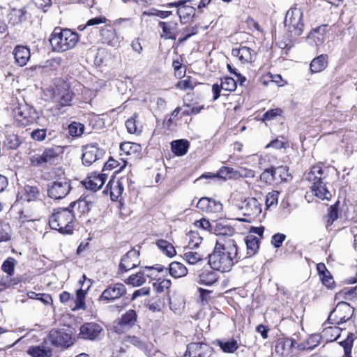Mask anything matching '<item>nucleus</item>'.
Here are the masks:
<instances>
[{
    "label": "nucleus",
    "mask_w": 357,
    "mask_h": 357,
    "mask_svg": "<svg viewBox=\"0 0 357 357\" xmlns=\"http://www.w3.org/2000/svg\"><path fill=\"white\" fill-rule=\"evenodd\" d=\"M327 25H321L312 29L308 34L307 40L309 44L319 46L325 40Z\"/></svg>",
    "instance_id": "nucleus-23"
},
{
    "label": "nucleus",
    "mask_w": 357,
    "mask_h": 357,
    "mask_svg": "<svg viewBox=\"0 0 357 357\" xmlns=\"http://www.w3.org/2000/svg\"><path fill=\"white\" fill-rule=\"evenodd\" d=\"M15 63L20 66H24L31 57L30 49L27 46L17 45L13 50Z\"/></svg>",
    "instance_id": "nucleus-25"
},
{
    "label": "nucleus",
    "mask_w": 357,
    "mask_h": 357,
    "mask_svg": "<svg viewBox=\"0 0 357 357\" xmlns=\"http://www.w3.org/2000/svg\"><path fill=\"white\" fill-rule=\"evenodd\" d=\"M10 228L8 223L0 222V242L7 241L10 238Z\"/></svg>",
    "instance_id": "nucleus-57"
},
{
    "label": "nucleus",
    "mask_w": 357,
    "mask_h": 357,
    "mask_svg": "<svg viewBox=\"0 0 357 357\" xmlns=\"http://www.w3.org/2000/svg\"><path fill=\"white\" fill-rule=\"evenodd\" d=\"M354 314V308L347 302L340 301L328 316V321L340 325L349 320Z\"/></svg>",
    "instance_id": "nucleus-11"
},
{
    "label": "nucleus",
    "mask_w": 357,
    "mask_h": 357,
    "mask_svg": "<svg viewBox=\"0 0 357 357\" xmlns=\"http://www.w3.org/2000/svg\"><path fill=\"white\" fill-rule=\"evenodd\" d=\"M236 174L237 172L232 167L223 166L218 171L217 177L226 180L235 177Z\"/></svg>",
    "instance_id": "nucleus-47"
},
{
    "label": "nucleus",
    "mask_w": 357,
    "mask_h": 357,
    "mask_svg": "<svg viewBox=\"0 0 357 357\" xmlns=\"http://www.w3.org/2000/svg\"><path fill=\"white\" fill-rule=\"evenodd\" d=\"M212 348L202 342H191L187 345L183 357H209Z\"/></svg>",
    "instance_id": "nucleus-17"
},
{
    "label": "nucleus",
    "mask_w": 357,
    "mask_h": 357,
    "mask_svg": "<svg viewBox=\"0 0 357 357\" xmlns=\"http://www.w3.org/2000/svg\"><path fill=\"white\" fill-rule=\"evenodd\" d=\"M222 89L227 91H234L236 89V81L230 77H225L221 79L220 84Z\"/></svg>",
    "instance_id": "nucleus-50"
},
{
    "label": "nucleus",
    "mask_w": 357,
    "mask_h": 357,
    "mask_svg": "<svg viewBox=\"0 0 357 357\" xmlns=\"http://www.w3.org/2000/svg\"><path fill=\"white\" fill-rule=\"evenodd\" d=\"M46 136H47V130L45 128L34 129L31 132V137L35 141H38V142L43 141L45 139Z\"/></svg>",
    "instance_id": "nucleus-64"
},
{
    "label": "nucleus",
    "mask_w": 357,
    "mask_h": 357,
    "mask_svg": "<svg viewBox=\"0 0 357 357\" xmlns=\"http://www.w3.org/2000/svg\"><path fill=\"white\" fill-rule=\"evenodd\" d=\"M231 54L238 57L242 63H245L252 62L253 54H255V52L251 48L240 45L239 47L232 49Z\"/></svg>",
    "instance_id": "nucleus-26"
},
{
    "label": "nucleus",
    "mask_w": 357,
    "mask_h": 357,
    "mask_svg": "<svg viewBox=\"0 0 357 357\" xmlns=\"http://www.w3.org/2000/svg\"><path fill=\"white\" fill-rule=\"evenodd\" d=\"M218 280V275L213 271L204 270L198 275L197 282L200 284L211 286Z\"/></svg>",
    "instance_id": "nucleus-30"
},
{
    "label": "nucleus",
    "mask_w": 357,
    "mask_h": 357,
    "mask_svg": "<svg viewBox=\"0 0 357 357\" xmlns=\"http://www.w3.org/2000/svg\"><path fill=\"white\" fill-rule=\"evenodd\" d=\"M328 56L322 54L314 59L310 63V68L312 73H319L324 70L328 66Z\"/></svg>",
    "instance_id": "nucleus-29"
},
{
    "label": "nucleus",
    "mask_w": 357,
    "mask_h": 357,
    "mask_svg": "<svg viewBox=\"0 0 357 357\" xmlns=\"http://www.w3.org/2000/svg\"><path fill=\"white\" fill-rule=\"evenodd\" d=\"M107 178V174L105 173L97 174L93 173L91 175L82 181V184L87 190L97 191L104 185Z\"/></svg>",
    "instance_id": "nucleus-20"
},
{
    "label": "nucleus",
    "mask_w": 357,
    "mask_h": 357,
    "mask_svg": "<svg viewBox=\"0 0 357 357\" xmlns=\"http://www.w3.org/2000/svg\"><path fill=\"white\" fill-rule=\"evenodd\" d=\"M126 291V287L123 283H112L102 292L98 298V301L103 303L108 304L125 296Z\"/></svg>",
    "instance_id": "nucleus-12"
},
{
    "label": "nucleus",
    "mask_w": 357,
    "mask_h": 357,
    "mask_svg": "<svg viewBox=\"0 0 357 357\" xmlns=\"http://www.w3.org/2000/svg\"><path fill=\"white\" fill-rule=\"evenodd\" d=\"M184 258L190 264H195L203 259V255L197 252H186L184 254Z\"/></svg>",
    "instance_id": "nucleus-56"
},
{
    "label": "nucleus",
    "mask_w": 357,
    "mask_h": 357,
    "mask_svg": "<svg viewBox=\"0 0 357 357\" xmlns=\"http://www.w3.org/2000/svg\"><path fill=\"white\" fill-rule=\"evenodd\" d=\"M208 264L214 271H229L235 263L245 258L234 239L227 238L216 241L213 253L208 255Z\"/></svg>",
    "instance_id": "nucleus-1"
},
{
    "label": "nucleus",
    "mask_w": 357,
    "mask_h": 357,
    "mask_svg": "<svg viewBox=\"0 0 357 357\" xmlns=\"http://www.w3.org/2000/svg\"><path fill=\"white\" fill-rule=\"evenodd\" d=\"M196 206L204 213H219L223 208V206L220 201L206 197L200 198Z\"/></svg>",
    "instance_id": "nucleus-19"
},
{
    "label": "nucleus",
    "mask_w": 357,
    "mask_h": 357,
    "mask_svg": "<svg viewBox=\"0 0 357 357\" xmlns=\"http://www.w3.org/2000/svg\"><path fill=\"white\" fill-rule=\"evenodd\" d=\"M212 233L220 236L231 237L235 233L234 229L225 220H213Z\"/></svg>",
    "instance_id": "nucleus-24"
},
{
    "label": "nucleus",
    "mask_w": 357,
    "mask_h": 357,
    "mask_svg": "<svg viewBox=\"0 0 357 357\" xmlns=\"http://www.w3.org/2000/svg\"><path fill=\"white\" fill-rule=\"evenodd\" d=\"M244 241L247 248V255L248 257L254 256L259 248V238L255 235L249 234Z\"/></svg>",
    "instance_id": "nucleus-33"
},
{
    "label": "nucleus",
    "mask_w": 357,
    "mask_h": 357,
    "mask_svg": "<svg viewBox=\"0 0 357 357\" xmlns=\"http://www.w3.org/2000/svg\"><path fill=\"white\" fill-rule=\"evenodd\" d=\"M20 143L18 136L15 134L8 135L3 142L5 146L10 149H17Z\"/></svg>",
    "instance_id": "nucleus-49"
},
{
    "label": "nucleus",
    "mask_w": 357,
    "mask_h": 357,
    "mask_svg": "<svg viewBox=\"0 0 357 357\" xmlns=\"http://www.w3.org/2000/svg\"><path fill=\"white\" fill-rule=\"evenodd\" d=\"M137 117V114H134L131 118L128 119L126 121V126L129 133H138L141 132V130L138 128V123L137 122L136 118Z\"/></svg>",
    "instance_id": "nucleus-52"
},
{
    "label": "nucleus",
    "mask_w": 357,
    "mask_h": 357,
    "mask_svg": "<svg viewBox=\"0 0 357 357\" xmlns=\"http://www.w3.org/2000/svg\"><path fill=\"white\" fill-rule=\"evenodd\" d=\"M159 26L162 29L163 34L161 37L167 39L176 40L178 33V23L170 22H159Z\"/></svg>",
    "instance_id": "nucleus-27"
},
{
    "label": "nucleus",
    "mask_w": 357,
    "mask_h": 357,
    "mask_svg": "<svg viewBox=\"0 0 357 357\" xmlns=\"http://www.w3.org/2000/svg\"><path fill=\"white\" fill-rule=\"evenodd\" d=\"M54 97L61 106H66L70 105L72 100L73 93L68 89L59 91V89H57L56 91L54 93Z\"/></svg>",
    "instance_id": "nucleus-36"
},
{
    "label": "nucleus",
    "mask_w": 357,
    "mask_h": 357,
    "mask_svg": "<svg viewBox=\"0 0 357 357\" xmlns=\"http://www.w3.org/2000/svg\"><path fill=\"white\" fill-rule=\"evenodd\" d=\"M141 271H144L145 272V278H149L152 280H156L157 275L155 274V271L157 273L165 272L167 273V268H165L164 266L161 264H155L151 266H144L142 268Z\"/></svg>",
    "instance_id": "nucleus-39"
},
{
    "label": "nucleus",
    "mask_w": 357,
    "mask_h": 357,
    "mask_svg": "<svg viewBox=\"0 0 357 357\" xmlns=\"http://www.w3.org/2000/svg\"><path fill=\"white\" fill-rule=\"evenodd\" d=\"M125 341L126 342H129V343L132 344L133 346L137 347L138 349H139L141 350H144L146 348V344L145 342H144L143 340H140L139 337L135 336V335L126 336L125 338Z\"/></svg>",
    "instance_id": "nucleus-58"
},
{
    "label": "nucleus",
    "mask_w": 357,
    "mask_h": 357,
    "mask_svg": "<svg viewBox=\"0 0 357 357\" xmlns=\"http://www.w3.org/2000/svg\"><path fill=\"white\" fill-rule=\"evenodd\" d=\"M27 295L29 298L40 300L46 305L52 302V298L50 294H37L34 291H29Z\"/></svg>",
    "instance_id": "nucleus-54"
},
{
    "label": "nucleus",
    "mask_w": 357,
    "mask_h": 357,
    "mask_svg": "<svg viewBox=\"0 0 357 357\" xmlns=\"http://www.w3.org/2000/svg\"><path fill=\"white\" fill-rule=\"evenodd\" d=\"M103 329L102 326L94 322H88L81 326L79 335L81 338L96 340L100 338Z\"/></svg>",
    "instance_id": "nucleus-18"
},
{
    "label": "nucleus",
    "mask_w": 357,
    "mask_h": 357,
    "mask_svg": "<svg viewBox=\"0 0 357 357\" xmlns=\"http://www.w3.org/2000/svg\"><path fill=\"white\" fill-rule=\"evenodd\" d=\"M139 265V250L135 248L131 249L121 257L119 264L118 274L122 275Z\"/></svg>",
    "instance_id": "nucleus-14"
},
{
    "label": "nucleus",
    "mask_w": 357,
    "mask_h": 357,
    "mask_svg": "<svg viewBox=\"0 0 357 357\" xmlns=\"http://www.w3.org/2000/svg\"><path fill=\"white\" fill-rule=\"evenodd\" d=\"M113 184L111 183V181L108 183L107 187L110 186V197L112 200L116 201L119 197L122 195L124 188L123 185L119 181L116 182L114 186H112Z\"/></svg>",
    "instance_id": "nucleus-45"
},
{
    "label": "nucleus",
    "mask_w": 357,
    "mask_h": 357,
    "mask_svg": "<svg viewBox=\"0 0 357 357\" xmlns=\"http://www.w3.org/2000/svg\"><path fill=\"white\" fill-rule=\"evenodd\" d=\"M282 110L280 108H275L268 110L263 115L264 121H271L275 119L277 116H281Z\"/></svg>",
    "instance_id": "nucleus-63"
},
{
    "label": "nucleus",
    "mask_w": 357,
    "mask_h": 357,
    "mask_svg": "<svg viewBox=\"0 0 357 357\" xmlns=\"http://www.w3.org/2000/svg\"><path fill=\"white\" fill-rule=\"evenodd\" d=\"M326 169L320 166H313L307 175V180L311 183L314 195L321 199H330L332 195L326 186Z\"/></svg>",
    "instance_id": "nucleus-4"
},
{
    "label": "nucleus",
    "mask_w": 357,
    "mask_h": 357,
    "mask_svg": "<svg viewBox=\"0 0 357 357\" xmlns=\"http://www.w3.org/2000/svg\"><path fill=\"white\" fill-rule=\"evenodd\" d=\"M15 260L9 257L5 260L1 266V269L3 272L6 273L8 275H13L15 270Z\"/></svg>",
    "instance_id": "nucleus-59"
},
{
    "label": "nucleus",
    "mask_w": 357,
    "mask_h": 357,
    "mask_svg": "<svg viewBox=\"0 0 357 357\" xmlns=\"http://www.w3.org/2000/svg\"><path fill=\"white\" fill-rule=\"evenodd\" d=\"M63 153V147L55 146L45 149L43 153L31 159V163L34 166H43L47 163L52 164L55 158Z\"/></svg>",
    "instance_id": "nucleus-16"
},
{
    "label": "nucleus",
    "mask_w": 357,
    "mask_h": 357,
    "mask_svg": "<svg viewBox=\"0 0 357 357\" xmlns=\"http://www.w3.org/2000/svg\"><path fill=\"white\" fill-rule=\"evenodd\" d=\"M156 245L169 257H174L176 253L174 247L166 240H158L156 242Z\"/></svg>",
    "instance_id": "nucleus-40"
},
{
    "label": "nucleus",
    "mask_w": 357,
    "mask_h": 357,
    "mask_svg": "<svg viewBox=\"0 0 357 357\" xmlns=\"http://www.w3.org/2000/svg\"><path fill=\"white\" fill-rule=\"evenodd\" d=\"M323 335L328 342L335 341L340 336V328L336 326L325 328Z\"/></svg>",
    "instance_id": "nucleus-43"
},
{
    "label": "nucleus",
    "mask_w": 357,
    "mask_h": 357,
    "mask_svg": "<svg viewBox=\"0 0 357 357\" xmlns=\"http://www.w3.org/2000/svg\"><path fill=\"white\" fill-rule=\"evenodd\" d=\"M198 32V26L197 25L195 26H189L183 28L182 35L183 37L178 38L179 43H183L189 39L191 36H195Z\"/></svg>",
    "instance_id": "nucleus-48"
},
{
    "label": "nucleus",
    "mask_w": 357,
    "mask_h": 357,
    "mask_svg": "<svg viewBox=\"0 0 357 357\" xmlns=\"http://www.w3.org/2000/svg\"><path fill=\"white\" fill-rule=\"evenodd\" d=\"M218 345L225 353H234L238 349V343L234 339L227 341H218Z\"/></svg>",
    "instance_id": "nucleus-42"
},
{
    "label": "nucleus",
    "mask_w": 357,
    "mask_h": 357,
    "mask_svg": "<svg viewBox=\"0 0 357 357\" xmlns=\"http://www.w3.org/2000/svg\"><path fill=\"white\" fill-rule=\"evenodd\" d=\"M13 115L15 121L22 127L32 124L38 118V113L34 107L26 103L20 105L15 108Z\"/></svg>",
    "instance_id": "nucleus-9"
},
{
    "label": "nucleus",
    "mask_w": 357,
    "mask_h": 357,
    "mask_svg": "<svg viewBox=\"0 0 357 357\" xmlns=\"http://www.w3.org/2000/svg\"><path fill=\"white\" fill-rule=\"evenodd\" d=\"M71 188L70 180L59 168L55 170L54 180L47 184V196L54 199H61L69 194Z\"/></svg>",
    "instance_id": "nucleus-5"
},
{
    "label": "nucleus",
    "mask_w": 357,
    "mask_h": 357,
    "mask_svg": "<svg viewBox=\"0 0 357 357\" xmlns=\"http://www.w3.org/2000/svg\"><path fill=\"white\" fill-rule=\"evenodd\" d=\"M213 221H212L211 222L207 220L206 218H202L199 220H196L195 222H194V225L197 227V228H201L204 230H206V231H208L211 233H212V231H213Z\"/></svg>",
    "instance_id": "nucleus-61"
},
{
    "label": "nucleus",
    "mask_w": 357,
    "mask_h": 357,
    "mask_svg": "<svg viewBox=\"0 0 357 357\" xmlns=\"http://www.w3.org/2000/svg\"><path fill=\"white\" fill-rule=\"evenodd\" d=\"M144 271H139L136 274H132L124 282L127 284L132 285L133 287H139L146 282Z\"/></svg>",
    "instance_id": "nucleus-37"
},
{
    "label": "nucleus",
    "mask_w": 357,
    "mask_h": 357,
    "mask_svg": "<svg viewBox=\"0 0 357 357\" xmlns=\"http://www.w3.org/2000/svg\"><path fill=\"white\" fill-rule=\"evenodd\" d=\"M141 149L140 145L136 143L125 142L120 144V150L126 155H130L139 152Z\"/></svg>",
    "instance_id": "nucleus-41"
},
{
    "label": "nucleus",
    "mask_w": 357,
    "mask_h": 357,
    "mask_svg": "<svg viewBox=\"0 0 357 357\" xmlns=\"http://www.w3.org/2000/svg\"><path fill=\"white\" fill-rule=\"evenodd\" d=\"M79 37L76 32L68 29L54 28L50 38L52 50L63 52L73 48L78 42Z\"/></svg>",
    "instance_id": "nucleus-3"
},
{
    "label": "nucleus",
    "mask_w": 357,
    "mask_h": 357,
    "mask_svg": "<svg viewBox=\"0 0 357 357\" xmlns=\"http://www.w3.org/2000/svg\"><path fill=\"white\" fill-rule=\"evenodd\" d=\"M303 13L301 8H291L286 13L284 25L290 37L299 36L304 29Z\"/></svg>",
    "instance_id": "nucleus-6"
},
{
    "label": "nucleus",
    "mask_w": 357,
    "mask_h": 357,
    "mask_svg": "<svg viewBox=\"0 0 357 357\" xmlns=\"http://www.w3.org/2000/svg\"><path fill=\"white\" fill-rule=\"evenodd\" d=\"M273 174H275V182L285 181L289 176V168L286 166L273 167Z\"/></svg>",
    "instance_id": "nucleus-44"
},
{
    "label": "nucleus",
    "mask_w": 357,
    "mask_h": 357,
    "mask_svg": "<svg viewBox=\"0 0 357 357\" xmlns=\"http://www.w3.org/2000/svg\"><path fill=\"white\" fill-rule=\"evenodd\" d=\"M48 340L53 346L61 349L69 348L75 341L70 328L52 329L49 333Z\"/></svg>",
    "instance_id": "nucleus-7"
},
{
    "label": "nucleus",
    "mask_w": 357,
    "mask_h": 357,
    "mask_svg": "<svg viewBox=\"0 0 357 357\" xmlns=\"http://www.w3.org/2000/svg\"><path fill=\"white\" fill-rule=\"evenodd\" d=\"M82 162L84 166H91L93 162L103 158L105 151L96 143L86 144L82 147Z\"/></svg>",
    "instance_id": "nucleus-13"
},
{
    "label": "nucleus",
    "mask_w": 357,
    "mask_h": 357,
    "mask_svg": "<svg viewBox=\"0 0 357 357\" xmlns=\"http://www.w3.org/2000/svg\"><path fill=\"white\" fill-rule=\"evenodd\" d=\"M298 344L292 338H280L277 341L275 351L282 357L290 356L294 347Z\"/></svg>",
    "instance_id": "nucleus-21"
},
{
    "label": "nucleus",
    "mask_w": 357,
    "mask_h": 357,
    "mask_svg": "<svg viewBox=\"0 0 357 357\" xmlns=\"http://www.w3.org/2000/svg\"><path fill=\"white\" fill-rule=\"evenodd\" d=\"M238 208L242 214L247 217L238 219L242 222H251L261 213V204L255 197L245 199Z\"/></svg>",
    "instance_id": "nucleus-10"
},
{
    "label": "nucleus",
    "mask_w": 357,
    "mask_h": 357,
    "mask_svg": "<svg viewBox=\"0 0 357 357\" xmlns=\"http://www.w3.org/2000/svg\"><path fill=\"white\" fill-rule=\"evenodd\" d=\"M321 336L319 334L310 335L305 342L297 345L298 350H312L321 343Z\"/></svg>",
    "instance_id": "nucleus-35"
},
{
    "label": "nucleus",
    "mask_w": 357,
    "mask_h": 357,
    "mask_svg": "<svg viewBox=\"0 0 357 357\" xmlns=\"http://www.w3.org/2000/svg\"><path fill=\"white\" fill-rule=\"evenodd\" d=\"M100 36L102 42L109 46L119 47L120 45V39L116 30L109 26H105L101 29Z\"/></svg>",
    "instance_id": "nucleus-22"
},
{
    "label": "nucleus",
    "mask_w": 357,
    "mask_h": 357,
    "mask_svg": "<svg viewBox=\"0 0 357 357\" xmlns=\"http://www.w3.org/2000/svg\"><path fill=\"white\" fill-rule=\"evenodd\" d=\"M193 0H178L177 1L168 3L166 5L167 8H177V14L180 18L181 24H186L194 21L196 9L192 6Z\"/></svg>",
    "instance_id": "nucleus-8"
},
{
    "label": "nucleus",
    "mask_w": 357,
    "mask_h": 357,
    "mask_svg": "<svg viewBox=\"0 0 357 357\" xmlns=\"http://www.w3.org/2000/svg\"><path fill=\"white\" fill-rule=\"evenodd\" d=\"M75 216L69 208H57L49 218L51 229L57 230L62 234H72L74 229Z\"/></svg>",
    "instance_id": "nucleus-2"
},
{
    "label": "nucleus",
    "mask_w": 357,
    "mask_h": 357,
    "mask_svg": "<svg viewBox=\"0 0 357 357\" xmlns=\"http://www.w3.org/2000/svg\"><path fill=\"white\" fill-rule=\"evenodd\" d=\"M114 25L120 29H130L134 25L132 18H119L114 21Z\"/></svg>",
    "instance_id": "nucleus-53"
},
{
    "label": "nucleus",
    "mask_w": 357,
    "mask_h": 357,
    "mask_svg": "<svg viewBox=\"0 0 357 357\" xmlns=\"http://www.w3.org/2000/svg\"><path fill=\"white\" fill-rule=\"evenodd\" d=\"M27 354L31 357H52V351L50 348L43 346H31L27 350Z\"/></svg>",
    "instance_id": "nucleus-32"
},
{
    "label": "nucleus",
    "mask_w": 357,
    "mask_h": 357,
    "mask_svg": "<svg viewBox=\"0 0 357 357\" xmlns=\"http://www.w3.org/2000/svg\"><path fill=\"white\" fill-rule=\"evenodd\" d=\"M137 319V315L135 310H129L114 321V331L119 334L123 333L135 325Z\"/></svg>",
    "instance_id": "nucleus-15"
},
{
    "label": "nucleus",
    "mask_w": 357,
    "mask_h": 357,
    "mask_svg": "<svg viewBox=\"0 0 357 357\" xmlns=\"http://www.w3.org/2000/svg\"><path fill=\"white\" fill-rule=\"evenodd\" d=\"M337 218V207L335 205L331 206L328 209L326 228L328 229Z\"/></svg>",
    "instance_id": "nucleus-60"
},
{
    "label": "nucleus",
    "mask_w": 357,
    "mask_h": 357,
    "mask_svg": "<svg viewBox=\"0 0 357 357\" xmlns=\"http://www.w3.org/2000/svg\"><path fill=\"white\" fill-rule=\"evenodd\" d=\"M190 143L187 139L174 140L171 143L172 152L177 156L184 155L188 151Z\"/></svg>",
    "instance_id": "nucleus-31"
},
{
    "label": "nucleus",
    "mask_w": 357,
    "mask_h": 357,
    "mask_svg": "<svg viewBox=\"0 0 357 357\" xmlns=\"http://www.w3.org/2000/svg\"><path fill=\"white\" fill-rule=\"evenodd\" d=\"M188 236L190 238L188 247L191 249L197 248L202 243V238L200 236L199 234L195 231H189Z\"/></svg>",
    "instance_id": "nucleus-51"
},
{
    "label": "nucleus",
    "mask_w": 357,
    "mask_h": 357,
    "mask_svg": "<svg viewBox=\"0 0 357 357\" xmlns=\"http://www.w3.org/2000/svg\"><path fill=\"white\" fill-rule=\"evenodd\" d=\"M279 194V192L276 190H273L267 194L266 197V205L267 208L278 204Z\"/></svg>",
    "instance_id": "nucleus-62"
},
{
    "label": "nucleus",
    "mask_w": 357,
    "mask_h": 357,
    "mask_svg": "<svg viewBox=\"0 0 357 357\" xmlns=\"http://www.w3.org/2000/svg\"><path fill=\"white\" fill-rule=\"evenodd\" d=\"M19 194H21V199H24V200L30 202L38 199L40 191L38 186L27 184L24 185L21 192H19Z\"/></svg>",
    "instance_id": "nucleus-28"
},
{
    "label": "nucleus",
    "mask_w": 357,
    "mask_h": 357,
    "mask_svg": "<svg viewBox=\"0 0 357 357\" xmlns=\"http://www.w3.org/2000/svg\"><path fill=\"white\" fill-rule=\"evenodd\" d=\"M84 130V124L77 122L73 121L68 126V133L73 137H80Z\"/></svg>",
    "instance_id": "nucleus-46"
},
{
    "label": "nucleus",
    "mask_w": 357,
    "mask_h": 357,
    "mask_svg": "<svg viewBox=\"0 0 357 357\" xmlns=\"http://www.w3.org/2000/svg\"><path fill=\"white\" fill-rule=\"evenodd\" d=\"M167 272L174 278H178L186 275L188 273L187 268L181 263L173 261L169 264Z\"/></svg>",
    "instance_id": "nucleus-34"
},
{
    "label": "nucleus",
    "mask_w": 357,
    "mask_h": 357,
    "mask_svg": "<svg viewBox=\"0 0 357 357\" xmlns=\"http://www.w3.org/2000/svg\"><path fill=\"white\" fill-rule=\"evenodd\" d=\"M92 206V202L88 201L86 199H84L73 202L68 206L72 211L74 208L77 207V210L81 213H86L91 211Z\"/></svg>",
    "instance_id": "nucleus-38"
},
{
    "label": "nucleus",
    "mask_w": 357,
    "mask_h": 357,
    "mask_svg": "<svg viewBox=\"0 0 357 357\" xmlns=\"http://www.w3.org/2000/svg\"><path fill=\"white\" fill-rule=\"evenodd\" d=\"M260 180L269 184L275 182V174H273V167L266 169L261 174Z\"/></svg>",
    "instance_id": "nucleus-55"
}]
</instances>
